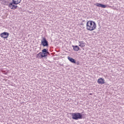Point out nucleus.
Listing matches in <instances>:
<instances>
[{
	"label": "nucleus",
	"mask_w": 124,
	"mask_h": 124,
	"mask_svg": "<svg viewBox=\"0 0 124 124\" xmlns=\"http://www.w3.org/2000/svg\"><path fill=\"white\" fill-rule=\"evenodd\" d=\"M42 52L43 54V55H42V58H46V57H47V54H48V49L44 48L42 49Z\"/></svg>",
	"instance_id": "423d86ee"
},
{
	"label": "nucleus",
	"mask_w": 124,
	"mask_h": 124,
	"mask_svg": "<svg viewBox=\"0 0 124 124\" xmlns=\"http://www.w3.org/2000/svg\"><path fill=\"white\" fill-rule=\"evenodd\" d=\"M0 36L1 38H8V36H9V33L7 32H3L0 34Z\"/></svg>",
	"instance_id": "39448f33"
},
{
	"label": "nucleus",
	"mask_w": 124,
	"mask_h": 124,
	"mask_svg": "<svg viewBox=\"0 0 124 124\" xmlns=\"http://www.w3.org/2000/svg\"><path fill=\"white\" fill-rule=\"evenodd\" d=\"M22 1V0H12L13 3H15V4H19Z\"/></svg>",
	"instance_id": "9b49d317"
},
{
	"label": "nucleus",
	"mask_w": 124,
	"mask_h": 124,
	"mask_svg": "<svg viewBox=\"0 0 124 124\" xmlns=\"http://www.w3.org/2000/svg\"><path fill=\"white\" fill-rule=\"evenodd\" d=\"M48 53L46 54V57H47L48 55V56H50V53L49 52V51H48Z\"/></svg>",
	"instance_id": "f3484780"
},
{
	"label": "nucleus",
	"mask_w": 124,
	"mask_h": 124,
	"mask_svg": "<svg viewBox=\"0 0 124 124\" xmlns=\"http://www.w3.org/2000/svg\"><path fill=\"white\" fill-rule=\"evenodd\" d=\"M9 7H10L11 9L15 10V9H17L18 6H17V4H15V3H13V2H12L9 3Z\"/></svg>",
	"instance_id": "20e7f679"
},
{
	"label": "nucleus",
	"mask_w": 124,
	"mask_h": 124,
	"mask_svg": "<svg viewBox=\"0 0 124 124\" xmlns=\"http://www.w3.org/2000/svg\"><path fill=\"white\" fill-rule=\"evenodd\" d=\"M97 83L100 85H104L105 84V80H104V78H100L98 79Z\"/></svg>",
	"instance_id": "0eeeda50"
},
{
	"label": "nucleus",
	"mask_w": 124,
	"mask_h": 124,
	"mask_svg": "<svg viewBox=\"0 0 124 124\" xmlns=\"http://www.w3.org/2000/svg\"><path fill=\"white\" fill-rule=\"evenodd\" d=\"M96 29V24L93 20H89L86 23V29L87 31H94Z\"/></svg>",
	"instance_id": "f257e3e1"
},
{
	"label": "nucleus",
	"mask_w": 124,
	"mask_h": 124,
	"mask_svg": "<svg viewBox=\"0 0 124 124\" xmlns=\"http://www.w3.org/2000/svg\"><path fill=\"white\" fill-rule=\"evenodd\" d=\"M72 47L73 48V50L76 51V52H78L80 50V47H79L78 46H72Z\"/></svg>",
	"instance_id": "9d476101"
},
{
	"label": "nucleus",
	"mask_w": 124,
	"mask_h": 124,
	"mask_svg": "<svg viewBox=\"0 0 124 124\" xmlns=\"http://www.w3.org/2000/svg\"><path fill=\"white\" fill-rule=\"evenodd\" d=\"M39 55H40L41 56V58H42V55H43V53H42V52H40L39 53Z\"/></svg>",
	"instance_id": "2eb2a0df"
},
{
	"label": "nucleus",
	"mask_w": 124,
	"mask_h": 124,
	"mask_svg": "<svg viewBox=\"0 0 124 124\" xmlns=\"http://www.w3.org/2000/svg\"><path fill=\"white\" fill-rule=\"evenodd\" d=\"M97 7H102V8H106V5H104L101 3H97L95 4Z\"/></svg>",
	"instance_id": "6e6552de"
},
{
	"label": "nucleus",
	"mask_w": 124,
	"mask_h": 124,
	"mask_svg": "<svg viewBox=\"0 0 124 124\" xmlns=\"http://www.w3.org/2000/svg\"><path fill=\"white\" fill-rule=\"evenodd\" d=\"M36 57L37 59H42V58H41V56H40L39 53L36 55Z\"/></svg>",
	"instance_id": "f8f14e48"
},
{
	"label": "nucleus",
	"mask_w": 124,
	"mask_h": 124,
	"mask_svg": "<svg viewBox=\"0 0 124 124\" xmlns=\"http://www.w3.org/2000/svg\"><path fill=\"white\" fill-rule=\"evenodd\" d=\"M68 60H69V61L72 62V63H76V61H75V59L70 57L69 56H68Z\"/></svg>",
	"instance_id": "1a4fd4ad"
},
{
	"label": "nucleus",
	"mask_w": 124,
	"mask_h": 124,
	"mask_svg": "<svg viewBox=\"0 0 124 124\" xmlns=\"http://www.w3.org/2000/svg\"><path fill=\"white\" fill-rule=\"evenodd\" d=\"M76 63V64H77V65H80V62H76V63Z\"/></svg>",
	"instance_id": "4468645a"
},
{
	"label": "nucleus",
	"mask_w": 124,
	"mask_h": 124,
	"mask_svg": "<svg viewBox=\"0 0 124 124\" xmlns=\"http://www.w3.org/2000/svg\"><path fill=\"white\" fill-rule=\"evenodd\" d=\"M79 43L80 45H81V44H83L84 42H83V41H79Z\"/></svg>",
	"instance_id": "dca6fc26"
},
{
	"label": "nucleus",
	"mask_w": 124,
	"mask_h": 124,
	"mask_svg": "<svg viewBox=\"0 0 124 124\" xmlns=\"http://www.w3.org/2000/svg\"><path fill=\"white\" fill-rule=\"evenodd\" d=\"M41 45H42L43 47H48V46H49L48 41H47L46 38L43 37L41 40Z\"/></svg>",
	"instance_id": "7ed1b4c3"
},
{
	"label": "nucleus",
	"mask_w": 124,
	"mask_h": 124,
	"mask_svg": "<svg viewBox=\"0 0 124 124\" xmlns=\"http://www.w3.org/2000/svg\"><path fill=\"white\" fill-rule=\"evenodd\" d=\"M90 95H92V93H90Z\"/></svg>",
	"instance_id": "aec40b11"
},
{
	"label": "nucleus",
	"mask_w": 124,
	"mask_h": 124,
	"mask_svg": "<svg viewBox=\"0 0 124 124\" xmlns=\"http://www.w3.org/2000/svg\"><path fill=\"white\" fill-rule=\"evenodd\" d=\"M78 46H79V47H85V43H83L81 45H79Z\"/></svg>",
	"instance_id": "ddd939ff"
},
{
	"label": "nucleus",
	"mask_w": 124,
	"mask_h": 124,
	"mask_svg": "<svg viewBox=\"0 0 124 124\" xmlns=\"http://www.w3.org/2000/svg\"><path fill=\"white\" fill-rule=\"evenodd\" d=\"M72 116V119L73 120H75L77 121L78 120H81L83 119V115L82 113L79 112L72 113H70Z\"/></svg>",
	"instance_id": "f03ea898"
},
{
	"label": "nucleus",
	"mask_w": 124,
	"mask_h": 124,
	"mask_svg": "<svg viewBox=\"0 0 124 124\" xmlns=\"http://www.w3.org/2000/svg\"><path fill=\"white\" fill-rule=\"evenodd\" d=\"M84 24H85V23H81L80 24L81 26H84Z\"/></svg>",
	"instance_id": "a211bd4d"
},
{
	"label": "nucleus",
	"mask_w": 124,
	"mask_h": 124,
	"mask_svg": "<svg viewBox=\"0 0 124 124\" xmlns=\"http://www.w3.org/2000/svg\"><path fill=\"white\" fill-rule=\"evenodd\" d=\"M85 22V20H82V23H84Z\"/></svg>",
	"instance_id": "6ab92c4d"
}]
</instances>
